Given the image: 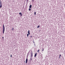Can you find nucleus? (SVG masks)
I'll list each match as a JSON object with an SVG mask.
<instances>
[{
	"label": "nucleus",
	"mask_w": 65,
	"mask_h": 65,
	"mask_svg": "<svg viewBox=\"0 0 65 65\" xmlns=\"http://www.w3.org/2000/svg\"><path fill=\"white\" fill-rule=\"evenodd\" d=\"M29 11H31V9L30 8H29Z\"/></svg>",
	"instance_id": "12"
},
{
	"label": "nucleus",
	"mask_w": 65,
	"mask_h": 65,
	"mask_svg": "<svg viewBox=\"0 0 65 65\" xmlns=\"http://www.w3.org/2000/svg\"><path fill=\"white\" fill-rule=\"evenodd\" d=\"M61 55L60 54L59 56V58L60 59V57H61Z\"/></svg>",
	"instance_id": "8"
},
{
	"label": "nucleus",
	"mask_w": 65,
	"mask_h": 65,
	"mask_svg": "<svg viewBox=\"0 0 65 65\" xmlns=\"http://www.w3.org/2000/svg\"><path fill=\"white\" fill-rule=\"evenodd\" d=\"M2 38H3V39H4V37H2Z\"/></svg>",
	"instance_id": "20"
},
{
	"label": "nucleus",
	"mask_w": 65,
	"mask_h": 65,
	"mask_svg": "<svg viewBox=\"0 0 65 65\" xmlns=\"http://www.w3.org/2000/svg\"><path fill=\"white\" fill-rule=\"evenodd\" d=\"M32 7V5H30V6H29V8H31Z\"/></svg>",
	"instance_id": "7"
},
{
	"label": "nucleus",
	"mask_w": 65,
	"mask_h": 65,
	"mask_svg": "<svg viewBox=\"0 0 65 65\" xmlns=\"http://www.w3.org/2000/svg\"><path fill=\"white\" fill-rule=\"evenodd\" d=\"M32 2H34V0H32Z\"/></svg>",
	"instance_id": "22"
},
{
	"label": "nucleus",
	"mask_w": 65,
	"mask_h": 65,
	"mask_svg": "<svg viewBox=\"0 0 65 65\" xmlns=\"http://www.w3.org/2000/svg\"><path fill=\"white\" fill-rule=\"evenodd\" d=\"M21 16H22V14H21Z\"/></svg>",
	"instance_id": "21"
},
{
	"label": "nucleus",
	"mask_w": 65,
	"mask_h": 65,
	"mask_svg": "<svg viewBox=\"0 0 65 65\" xmlns=\"http://www.w3.org/2000/svg\"><path fill=\"white\" fill-rule=\"evenodd\" d=\"M39 27H40V26L39 25H38V26L37 28H39Z\"/></svg>",
	"instance_id": "9"
},
{
	"label": "nucleus",
	"mask_w": 65,
	"mask_h": 65,
	"mask_svg": "<svg viewBox=\"0 0 65 65\" xmlns=\"http://www.w3.org/2000/svg\"><path fill=\"white\" fill-rule=\"evenodd\" d=\"M14 29V28H13V27L12 29V30L13 31V30Z\"/></svg>",
	"instance_id": "14"
},
{
	"label": "nucleus",
	"mask_w": 65,
	"mask_h": 65,
	"mask_svg": "<svg viewBox=\"0 0 65 65\" xmlns=\"http://www.w3.org/2000/svg\"><path fill=\"white\" fill-rule=\"evenodd\" d=\"M30 55V60L31 61H32V58H33V53H32V51H31V53Z\"/></svg>",
	"instance_id": "2"
},
{
	"label": "nucleus",
	"mask_w": 65,
	"mask_h": 65,
	"mask_svg": "<svg viewBox=\"0 0 65 65\" xmlns=\"http://www.w3.org/2000/svg\"><path fill=\"white\" fill-rule=\"evenodd\" d=\"M44 51V48L42 49V51Z\"/></svg>",
	"instance_id": "16"
},
{
	"label": "nucleus",
	"mask_w": 65,
	"mask_h": 65,
	"mask_svg": "<svg viewBox=\"0 0 65 65\" xmlns=\"http://www.w3.org/2000/svg\"><path fill=\"white\" fill-rule=\"evenodd\" d=\"M11 57H12V55H11Z\"/></svg>",
	"instance_id": "24"
},
{
	"label": "nucleus",
	"mask_w": 65,
	"mask_h": 65,
	"mask_svg": "<svg viewBox=\"0 0 65 65\" xmlns=\"http://www.w3.org/2000/svg\"><path fill=\"white\" fill-rule=\"evenodd\" d=\"M24 63H25V61H24Z\"/></svg>",
	"instance_id": "25"
},
{
	"label": "nucleus",
	"mask_w": 65,
	"mask_h": 65,
	"mask_svg": "<svg viewBox=\"0 0 65 65\" xmlns=\"http://www.w3.org/2000/svg\"><path fill=\"white\" fill-rule=\"evenodd\" d=\"M38 52H39V50L37 51Z\"/></svg>",
	"instance_id": "18"
},
{
	"label": "nucleus",
	"mask_w": 65,
	"mask_h": 65,
	"mask_svg": "<svg viewBox=\"0 0 65 65\" xmlns=\"http://www.w3.org/2000/svg\"><path fill=\"white\" fill-rule=\"evenodd\" d=\"M3 34H4V31H5V27L4 26V24H3Z\"/></svg>",
	"instance_id": "1"
},
{
	"label": "nucleus",
	"mask_w": 65,
	"mask_h": 65,
	"mask_svg": "<svg viewBox=\"0 0 65 65\" xmlns=\"http://www.w3.org/2000/svg\"><path fill=\"white\" fill-rule=\"evenodd\" d=\"M37 53H36L35 54V56H34V57H36V56H37Z\"/></svg>",
	"instance_id": "6"
},
{
	"label": "nucleus",
	"mask_w": 65,
	"mask_h": 65,
	"mask_svg": "<svg viewBox=\"0 0 65 65\" xmlns=\"http://www.w3.org/2000/svg\"><path fill=\"white\" fill-rule=\"evenodd\" d=\"M34 14H35V15H36V12H35Z\"/></svg>",
	"instance_id": "13"
},
{
	"label": "nucleus",
	"mask_w": 65,
	"mask_h": 65,
	"mask_svg": "<svg viewBox=\"0 0 65 65\" xmlns=\"http://www.w3.org/2000/svg\"><path fill=\"white\" fill-rule=\"evenodd\" d=\"M0 8H1L2 6V2H1V1H0Z\"/></svg>",
	"instance_id": "4"
},
{
	"label": "nucleus",
	"mask_w": 65,
	"mask_h": 65,
	"mask_svg": "<svg viewBox=\"0 0 65 65\" xmlns=\"http://www.w3.org/2000/svg\"><path fill=\"white\" fill-rule=\"evenodd\" d=\"M28 34L29 35H30V30H28Z\"/></svg>",
	"instance_id": "5"
},
{
	"label": "nucleus",
	"mask_w": 65,
	"mask_h": 65,
	"mask_svg": "<svg viewBox=\"0 0 65 65\" xmlns=\"http://www.w3.org/2000/svg\"><path fill=\"white\" fill-rule=\"evenodd\" d=\"M19 14L21 15V14H22V13L20 12V13H19Z\"/></svg>",
	"instance_id": "11"
},
{
	"label": "nucleus",
	"mask_w": 65,
	"mask_h": 65,
	"mask_svg": "<svg viewBox=\"0 0 65 65\" xmlns=\"http://www.w3.org/2000/svg\"><path fill=\"white\" fill-rule=\"evenodd\" d=\"M28 0H27V1H26V2H27V4H28Z\"/></svg>",
	"instance_id": "15"
},
{
	"label": "nucleus",
	"mask_w": 65,
	"mask_h": 65,
	"mask_svg": "<svg viewBox=\"0 0 65 65\" xmlns=\"http://www.w3.org/2000/svg\"><path fill=\"white\" fill-rule=\"evenodd\" d=\"M27 37H29V34H27Z\"/></svg>",
	"instance_id": "10"
},
{
	"label": "nucleus",
	"mask_w": 65,
	"mask_h": 65,
	"mask_svg": "<svg viewBox=\"0 0 65 65\" xmlns=\"http://www.w3.org/2000/svg\"><path fill=\"white\" fill-rule=\"evenodd\" d=\"M29 52L27 54V55H28V56H29Z\"/></svg>",
	"instance_id": "17"
},
{
	"label": "nucleus",
	"mask_w": 65,
	"mask_h": 65,
	"mask_svg": "<svg viewBox=\"0 0 65 65\" xmlns=\"http://www.w3.org/2000/svg\"><path fill=\"white\" fill-rule=\"evenodd\" d=\"M33 43H35V42H34V41H33Z\"/></svg>",
	"instance_id": "19"
},
{
	"label": "nucleus",
	"mask_w": 65,
	"mask_h": 65,
	"mask_svg": "<svg viewBox=\"0 0 65 65\" xmlns=\"http://www.w3.org/2000/svg\"><path fill=\"white\" fill-rule=\"evenodd\" d=\"M29 55H27V58L26 59V63L27 64V62H28V56Z\"/></svg>",
	"instance_id": "3"
},
{
	"label": "nucleus",
	"mask_w": 65,
	"mask_h": 65,
	"mask_svg": "<svg viewBox=\"0 0 65 65\" xmlns=\"http://www.w3.org/2000/svg\"><path fill=\"white\" fill-rule=\"evenodd\" d=\"M32 36H30L31 38H32Z\"/></svg>",
	"instance_id": "23"
}]
</instances>
